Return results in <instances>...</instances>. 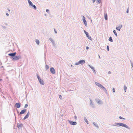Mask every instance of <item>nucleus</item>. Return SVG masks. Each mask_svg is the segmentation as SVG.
<instances>
[{
  "label": "nucleus",
  "instance_id": "1",
  "mask_svg": "<svg viewBox=\"0 0 133 133\" xmlns=\"http://www.w3.org/2000/svg\"><path fill=\"white\" fill-rule=\"evenodd\" d=\"M115 124H113L112 126H117L118 125L120 126H121L127 129H130V128L127 125L125 124L121 123H115Z\"/></svg>",
  "mask_w": 133,
  "mask_h": 133
},
{
  "label": "nucleus",
  "instance_id": "14",
  "mask_svg": "<svg viewBox=\"0 0 133 133\" xmlns=\"http://www.w3.org/2000/svg\"><path fill=\"white\" fill-rule=\"evenodd\" d=\"M30 114V113L29 111L28 112L27 114L24 117V118L23 119V120H25V119L28 118Z\"/></svg>",
  "mask_w": 133,
  "mask_h": 133
},
{
  "label": "nucleus",
  "instance_id": "57",
  "mask_svg": "<svg viewBox=\"0 0 133 133\" xmlns=\"http://www.w3.org/2000/svg\"><path fill=\"white\" fill-rule=\"evenodd\" d=\"M14 115H15V113H14Z\"/></svg>",
  "mask_w": 133,
  "mask_h": 133
},
{
  "label": "nucleus",
  "instance_id": "33",
  "mask_svg": "<svg viewBox=\"0 0 133 133\" xmlns=\"http://www.w3.org/2000/svg\"><path fill=\"white\" fill-rule=\"evenodd\" d=\"M33 9L35 10H36L37 9V8L36 6L34 5L33 6Z\"/></svg>",
  "mask_w": 133,
  "mask_h": 133
},
{
  "label": "nucleus",
  "instance_id": "32",
  "mask_svg": "<svg viewBox=\"0 0 133 133\" xmlns=\"http://www.w3.org/2000/svg\"><path fill=\"white\" fill-rule=\"evenodd\" d=\"M37 77L38 80L41 78L39 76V75L37 74Z\"/></svg>",
  "mask_w": 133,
  "mask_h": 133
},
{
  "label": "nucleus",
  "instance_id": "4",
  "mask_svg": "<svg viewBox=\"0 0 133 133\" xmlns=\"http://www.w3.org/2000/svg\"><path fill=\"white\" fill-rule=\"evenodd\" d=\"M85 63V61L84 60L82 59L79 61L78 62L76 63L75 64L76 65H78L79 64H81L82 65L84 63Z\"/></svg>",
  "mask_w": 133,
  "mask_h": 133
},
{
  "label": "nucleus",
  "instance_id": "25",
  "mask_svg": "<svg viewBox=\"0 0 133 133\" xmlns=\"http://www.w3.org/2000/svg\"><path fill=\"white\" fill-rule=\"evenodd\" d=\"M109 40L111 42H113V39L112 38V37L111 36H110L109 37Z\"/></svg>",
  "mask_w": 133,
  "mask_h": 133
},
{
  "label": "nucleus",
  "instance_id": "13",
  "mask_svg": "<svg viewBox=\"0 0 133 133\" xmlns=\"http://www.w3.org/2000/svg\"><path fill=\"white\" fill-rule=\"evenodd\" d=\"M30 114V113L29 111L28 112L27 114L24 117V118L23 119V120H25V119L28 118Z\"/></svg>",
  "mask_w": 133,
  "mask_h": 133
},
{
  "label": "nucleus",
  "instance_id": "38",
  "mask_svg": "<svg viewBox=\"0 0 133 133\" xmlns=\"http://www.w3.org/2000/svg\"><path fill=\"white\" fill-rule=\"evenodd\" d=\"M130 62H131V66H132V68H133V63H132L131 61H130Z\"/></svg>",
  "mask_w": 133,
  "mask_h": 133
},
{
  "label": "nucleus",
  "instance_id": "34",
  "mask_svg": "<svg viewBox=\"0 0 133 133\" xmlns=\"http://www.w3.org/2000/svg\"><path fill=\"white\" fill-rule=\"evenodd\" d=\"M59 97L61 100L62 99V97L61 95H59Z\"/></svg>",
  "mask_w": 133,
  "mask_h": 133
},
{
  "label": "nucleus",
  "instance_id": "41",
  "mask_svg": "<svg viewBox=\"0 0 133 133\" xmlns=\"http://www.w3.org/2000/svg\"><path fill=\"white\" fill-rule=\"evenodd\" d=\"M126 12L127 13H128L129 12V8L127 9Z\"/></svg>",
  "mask_w": 133,
  "mask_h": 133
},
{
  "label": "nucleus",
  "instance_id": "18",
  "mask_svg": "<svg viewBox=\"0 0 133 133\" xmlns=\"http://www.w3.org/2000/svg\"><path fill=\"white\" fill-rule=\"evenodd\" d=\"M49 39L51 41V42L52 43L53 45L54 46H55L56 44L54 41V40L51 38H50Z\"/></svg>",
  "mask_w": 133,
  "mask_h": 133
},
{
  "label": "nucleus",
  "instance_id": "17",
  "mask_svg": "<svg viewBox=\"0 0 133 133\" xmlns=\"http://www.w3.org/2000/svg\"><path fill=\"white\" fill-rule=\"evenodd\" d=\"M23 126V124L21 123L20 124L17 123V128H18L19 129V127H20L21 128Z\"/></svg>",
  "mask_w": 133,
  "mask_h": 133
},
{
  "label": "nucleus",
  "instance_id": "29",
  "mask_svg": "<svg viewBox=\"0 0 133 133\" xmlns=\"http://www.w3.org/2000/svg\"><path fill=\"white\" fill-rule=\"evenodd\" d=\"M89 67L90 68L92 69V70H94V69H95L94 68V67L90 65H89Z\"/></svg>",
  "mask_w": 133,
  "mask_h": 133
},
{
  "label": "nucleus",
  "instance_id": "30",
  "mask_svg": "<svg viewBox=\"0 0 133 133\" xmlns=\"http://www.w3.org/2000/svg\"><path fill=\"white\" fill-rule=\"evenodd\" d=\"M127 89V87L126 86H125V85H124V91H125V92H126Z\"/></svg>",
  "mask_w": 133,
  "mask_h": 133
},
{
  "label": "nucleus",
  "instance_id": "9",
  "mask_svg": "<svg viewBox=\"0 0 133 133\" xmlns=\"http://www.w3.org/2000/svg\"><path fill=\"white\" fill-rule=\"evenodd\" d=\"M21 105V103H15V106L16 107V108H20Z\"/></svg>",
  "mask_w": 133,
  "mask_h": 133
},
{
  "label": "nucleus",
  "instance_id": "5",
  "mask_svg": "<svg viewBox=\"0 0 133 133\" xmlns=\"http://www.w3.org/2000/svg\"><path fill=\"white\" fill-rule=\"evenodd\" d=\"M84 32L86 35L87 37L91 41H92V38H91V37L89 36V33L87 32L85 30H84Z\"/></svg>",
  "mask_w": 133,
  "mask_h": 133
},
{
  "label": "nucleus",
  "instance_id": "45",
  "mask_svg": "<svg viewBox=\"0 0 133 133\" xmlns=\"http://www.w3.org/2000/svg\"><path fill=\"white\" fill-rule=\"evenodd\" d=\"M6 16H8L9 15V14L7 12L6 13Z\"/></svg>",
  "mask_w": 133,
  "mask_h": 133
},
{
  "label": "nucleus",
  "instance_id": "16",
  "mask_svg": "<svg viewBox=\"0 0 133 133\" xmlns=\"http://www.w3.org/2000/svg\"><path fill=\"white\" fill-rule=\"evenodd\" d=\"M99 87L101 88H102L105 92L107 93V90L102 84L101 85L100 87Z\"/></svg>",
  "mask_w": 133,
  "mask_h": 133
},
{
  "label": "nucleus",
  "instance_id": "19",
  "mask_svg": "<svg viewBox=\"0 0 133 133\" xmlns=\"http://www.w3.org/2000/svg\"><path fill=\"white\" fill-rule=\"evenodd\" d=\"M122 25H121L120 26L117 27L116 28V29L117 30H118L119 31H120V30L121 28L122 27Z\"/></svg>",
  "mask_w": 133,
  "mask_h": 133
},
{
  "label": "nucleus",
  "instance_id": "56",
  "mask_svg": "<svg viewBox=\"0 0 133 133\" xmlns=\"http://www.w3.org/2000/svg\"><path fill=\"white\" fill-rule=\"evenodd\" d=\"M3 68V66H2L1 67V68Z\"/></svg>",
  "mask_w": 133,
  "mask_h": 133
},
{
  "label": "nucleus",
  "instance_id": "58",
  "mask_svg": "<svg viewBox=\"0 0 133 133\" xmlns=\"http://www.w3.org/2000/svg\"><path fill=\"white\" fill-rule=\"evenodd\" d=\"M8 77H6V78H8Z\"/></svg>",
  "mask_w": 133,
  "mask_h": 133
},
{
  "label": "nucleus",
  "instance_id": "7",
  "mask_svg": "<svg viewBox=\"0 0 133 133\" xmlns=\"http://www.w3.org/2000/svg\"><path fill=\"white\" fill-rule=\"evenodd\" d=\"M83 21L84 23V24L85 25L86 27H87V21L85 20V18L84 16H83L82 18Z\"/></svg>",
  "mask_w": 133,
  "mask_h": 133
},
{
  "label": "nucleus",
  "instance_id": "47",
  "mask_svg": "<svg viewBox=\"0 0 133 133\" xmlns=\"http://www.w3.org/2000/svg\"><path fill=\"white\" fill-rule=\"evenodd\" d=\"M4 28L6 29V27L5 26H2Z\"/></svg>",
  "mask_w": 133,
  "mask_h": 133
},
{
  "label": "nucleus",
  "instance_id": "44",
  "mask_svg": "<svg viewBox=\"0 0 133 133\" xmlns=\"http://www.w3.org/2000/svg\"><path fill=\"white\" fill-rule=\"evenodd\" d=\"M34 5L32 4V5H31L30 6L31 8H33V6Z\"/></svg>",
  "mask_w": 133,
  "mask_h": 133
},
{
  "label": "nucleus",
  "instance_id": "43",
  "mask_svg": "<svg viewBox=\"0 0 133 133\" xmlns=\"http://www.w3.org/2000/svg\"><path fill=\"white\" fill-rule=\"evenodd\" d=\"M46 11L47 12H49V10L48 9H46Z\"/></svg>",
  "mask_w": 133,
  "mask_h": 133
},
{
  "label": "nucleus",
  "instance_id": "27",
  "mask_svg": "<svg viewBox=\"0 0 133 133\" xmlns=\"http://www.w3.org/2000/svg\"><path fill=\"white\" fill-rule=\"evenodd\" d=\"M113 33H114L115 35L116 36H117V34L116 32V31L115 30H114L113 31Z\"/></svg>",
  "mask_w": 133,
  "mask_h": 133
},
{
  "label": "nucleus",
  "instance_id": "28",
  "mask_svg": "<svg viewBox=\"0 0 133 133\" xmlns=\"http://www.w3.org/2000/svg\"><path fill=\"white\" fill-rule=\"evenodd\" d=\"M45 69H46V70H48L49 68V65H47L46 64L45 65Z\"/></svg>",
  "mask_w": 133,
  "mask_h": 133
},
{
  "label": "nucleus",
  "instance_id": "42",
  "mask_svg": "<svg viewBox=\"0 0 133 133\" xmlns=\"http://www.w3.org/2000/svg\"><path fill=\"white\" fill-rule=\"evenodd\" d=\"M54 32H55V33L56 34H57V31L55 29H54Z\"/></svg>",
  "mask_w": 133,
  "mask_h": 133
},
{
  "label": "nucleus",
  "instance_id": "48",
  "mask_svg": "<svg viewBox=\"0 0 133 133\" xmlns=\"http://www.w3.org/2000/svg\"><path fill=\"white\" fill-rule=\"evenodd\" d=\"M92 1L93 3H94V2H95L96 1V0H92Z\"/></svg>",
  "mask_w": 133,
  "mask_h": 133
},
{
  "label": "nucleus",
  "instance_id": "26",
  "mask_svg": "<svg viewBox=\"0 0 133 133\" xmlns=\"http://www.w3.org/2000/svg\"><path fill=\"white\" fill-rule=\"evenodd\" d=\"M84 120L85 121V122H86V123L87 124H89V123H88V121L87 120V119L86 118V117H85L84 118Z\"/></svg>",
  "mask_w": 133,
  "mask_h": 133
},
{
  "label": "nucleus",
  "instance_id": "2",
  "mask_svg": "<svg viewBox=\"0 0 133 133\" xmlns=\"http://www.w3.org/2000/svg\"><path fill=\"white\" fill-rule=\"evenodd\" d=\"M10 58L13 61H16L22 58L21 56L20 55H16L13 57H10Z\"/></svg>",
  "mask_w": 133,
  "mask_h": 133
},
{
  "label": "nucleus",
  "instance_id": "22",
  "mask_svg": "<svg viewBox=\"0 0 133 133\" xmlns=\"http://www.w3.org/2000/svg\"><path fill=\"white\" fill-rule=\"evenodd\" d=\"M95 84L97 86H98L99 87H100L101 85V84L97 82H95Z\"/></svg>",
  "mask_w": 133,
  "mask_h": 133
},
{
  "label": "nucleus",
  "instance_id": "11",
  "mask_svg": "<svg viewBox=\"0 0 133 133\" xmlns=\"http://www.w3.org/2000/svg\"><path fill=\"white\" fill-rule=\"evenodd\" d=\"M50 71L51 73L53 74H55V69L53 67H52L50 68Z\"/></svg>",
  "mask_w": 133,
  "mask_h": 133
},
{
  "label": "nucleus",
  "instance_id": "23",
  "mask_svg": "<svg viewBox=\"0 0 133 133\" xmlns=\"http://www.w3.org/2000/svg\"><path fill=\"white\" fill-rule=\"evenodd\" d=\"M35 42H36V43H37V44L38 45L39 44V41L38 39H36V40Z\"/></svg>",
  "mask_w": 133,
  "mask_h": 133
},
{
  "label": "nucleus",
  "instance_id": "46",
  "mask_svg": "<svg viewBox=\"0 0 133 133\" xmlns=\"http://www.w3.org/2000/svg\"><path fill=\"white\" fill-rule=\"evenodd\" d=\"M89 49V47L88 46H87L86 47V49L87 50H88V49Z\"/></svg>",
  "mask_w": 133,
  "mask_h": 133
},
{
  "label": "nucleus",
  "instance_id": "8",
  "mask_svg": "<svg viewBox=\"0 0 133 133\" xmlns=\"http://www.w3.org/2000/svg\"><path fill=\"white\" fill-rule=\"evenodd\" d=\"M95 100L98 104H101L103 103L102 101L99 98H96Z\"/></svg>",
  "mask_w": 133,
  "mask_h": 133
},
{
  "label": "nucleus",
  "instance_id": "3",
  "mask_svg": "<svg viewBox=\"0 0 133 133\" xmlns=\"http://www.w3.org/2000/svg\"><path fill=\"white\" fill-rule=\"evenodd\" d=\"M17 112L18 114V116H19L20 115L24 114L26 111V109H24L22 110L19 113L17 109H16Z\"/></svg>",
  "mask_w": 133,
  "mask_h": 133
},
{
  "label": "nucleus",
  "instance_id": "55",
  "mask_svg": "<svg viewBox=\"0 0 133 133\" xmlns=\"http://www.w3.org/2000/svg\"><path fill=\"white\" fill-rule=\"evenodd\" d=\"M99 55V58H100V56H99V55Z\"/></svg>",
  "mask_w": 133,
  "mask_h": 133
},
{
  "label": "nucleus",
  "instance_id": "37",
  "mask_svg": "<svg viewBox=\"0 0 133 133\" xmlns=\"http://www.w3.org/2000/svg\"><path fill=\"white\" fill-rule=\"evenodd\" d=\"M28 105L27 104H26L24 106V108H26L28 107Z\"/></svg>",
  "mask_w": 133,
  "mask_h": 133
},
{
  "label": "nucleus",
  "instance_id": "6",
  "mask_svg": "<svg viewBox=\"0 0 133 133\" xmlns=\"http://www.w3.org/2000/svg\"><path fill=\"white\" fill-rule=\"evenodd\" d=\"M69 123L71 125H75L77 124V123L76 122H74L70 120L68 121Z\"/></svg>",
  "mask_w": 133,
  "mask_h": 133
},
{
  "label": "nucleus",
  "instance_id": "49",
  "mask_svg": "<svg viewBox=\"0 0 133 133\" xmlns=\"http://www.w3.org/2000/svg\"><path fill=\"white\" fill-rule=\"evenodd\" d=\"M111 73V72L110 71H109L108 72V73L109 74H110Z\"/></svg>",
  "mask_w": 133,
  "mask_h": 133
},
{
  "label": "nucleus",
  "instance_id": "40",
  "mask_svg": "<svg viewBox=\"0 0 133 133\" xmlns=\"http://www.w3.org/2000/svg\"><path fill=\"white\" fill-rule=\"evenodd\" d=\"M96 70H95V69H94V70H93V72L95 74H96Z\"/></svg>",
  "mask_w": 133,
  "mask_h": 133
},
{
  "label": "nucleus",
  "instance_id": "51",
  "mask_svg": "<svg viewBox=\"0 0 133 133\" xmlns=\"http://www.w3.org/2000/svg\"><path fill=\"white\" fill-rule=\"evenodd\" d=\"M74 118H75V119H76V118H77V117H76V116H75Z\"/></svg>",
  "mask_w": 133,
  "mask_h": 133
},
{
  "label": "nucleus",
  "instance_id": "53",
  "mask_svg": "<svg viewBox=\"0 0 133 133\" xmlns=\"http://www.w3.org/2000/svg\"><path fill=\"white\" fill-rule=\"evenodd\" d=\"M8 10L9 11H10V9H8Z\"/></svg>",
  "mask_w": 133,
  "mask_h": 133
},
{
  "label": "nucleus",
  "instance_id": "20",
  "mask_svg": "<svg viewBox=\"0 0 133 133\" xmlns=\"http://www.w3.org/2000/svg\"><path fill=\"white\" fill-rule=\"evenodd\" d=\"M104 17L105 20H108V15L107 14H104Z\"/></svg>",
  "mask_w": 133,
  "mask_h": 133
},
{
  "label": "nucleus",
  "instance_id": "24",
  "mask_svg": "<svg viewBox=\"0 0 133 133\" xmlns=\"http://www.w3.org/2000/svg\"><path fill=\"white\" fill-rule=\"evenodd\" d=\"M93 124L95 127L97 128H98V126L97 124L95 122H94L93 123Z\"/></svg>",
  "mask_w": 133,
  "mask_h": 133
},
{
  "label": "nucleus",
  "instance_id": "50",
  "mask_svg": "<svg viewBox=\"0 0 133 133\" xmlns=\"http://www.w3.org/2000/svg\"><path fill=\"white\" fill-rule=\"evenodd\" d=\"M2 78H0V82H1L2 81Z\"/></svg>",
  "mask_w": 133,
  "mask_h": 133
},
{
  "label": "nucleus",
  "instance_id": "36",
  "mask_svg": "<svg viewBox=\"0 0 133 133\" xmlns=\"http://www.w3.org/2000/svg\"><path fill=\"white\" fill-rule=\"evenodd\" d=\"M107 50L108 51H109V46L108 45L107 46Z\"/></svg>",
  "mask_w": 133,
  "mask_h": 133
},
{
  "label": "nucleus",
  "instance_id": "15",
  "mask_svg": "<svg viewBox=\"0 0 133 133\" xmlns=\"http://www.w3.org/2000/svg\"><path fill=\"white\" fill-rule=\"evenodd\" d=\"M40 84L42 85H44V82L42 79L41 78L38 80Z\"/></svg>",
  "mask_w": 133,
  "mask_h": 133
},
{
  "label": "nucleus",
  "instance_id": "39",
  "mask_svg": "<svg viewBox=\"0 0 133 133\" xmlns=\"http://www.w3.org/2000/svg\"><path fill=\"white\" fill-rule=\"evenodd\" d=\"M112 91L114 92H115V89L114 88H112Z\"/></svg>",
  "mask_w": 133,
  "mask_h": 133
},
{
  "label": "nucleus",
  "instance_id": "54",
  "mask_svg": "<svg viewBox=\"0 0 133 133\" xmlns=\"http://www.w3.org/2000/svg\"><path fill=\"white\" fill-rule=\"evenodd\" d=\"M19 118H20L21 119H22L21 117V116L19 117Z\"/></svg>",
  "mask_w": 133,
  "mask_h": 133
},
{
  "label": "nucleus",
  "instance_id": "35",
  "mask_svg": "<svg viewBox=\"0 0 133 133\" xmlns=\"http://www.w3.org/2000/svg\"><path fill=\"white\" fill-rule=\"evenodd\" d=\"M119 118H120V119H125V118L122 117L121 116H120L119 117Z\"/></svg>",
  "mask_w": 133,
  "mask_h": 133
},
{
  "label": "nucleus",
  "instance_id": "10",
  "mask_svg": "<svg viewBox=\"0 0 133 133\" xmlns=\"http://www.w3.org/2000/svg\"><path fill=\"white\" fill-rule=\"evenodd\" d=\"M16 52H14L8 54V55L9 56H10V57H13L16 56Z\"/></svg>",
  "mask_w": 133,
  "mask_h": 133
},
{
  "label": "nucleus",
  "instance_id": "21",
  "mask_svg": "<svg viewBox=\"0 0 133 133\" xmlns=\"http://www.w3.org/2000/svg\"><path fill=\"white\" fill-rule=\"evenodd\" d=\"M29 4V5L30 6L33 3L31 2L30 0H28Z\"/></svg>",
  "mask_w": 133,
  "mask_h": 133
},
{
  "label": "nucleus",
  "instance_id": "31",
  "mask_svg": "<svg viewBox=\"0 0 133 133\" xmlns=\"http://www.w3.org/2000/svg\"><path fill=\"white\" fill-rule=\"evenodd\" d=\"M96 2L97 3L100 4L101 2V0H97Z\"/></svg>",
  "mask_w": 133,
  "mask_h": 133
},
{
  "label": "nucleus",
  "instance_id": "12",
  "mask_svg": "<svg viewBox=\"0 0 133 133\" xmlns=\"http://www.w3.org/2000/svg\"><path fill=\"white\" fill-rule=\"evenodd\" d=\"M90 105L93 108L95 107V106L94 105V103L92 102V101L91 100V99H90Z\"/></svg>",
  "mask_w": 133,
  "mask_h": 133
},
{
  "label": "nucleus",
  "instance_id": "52",
  "mask_svg": "<svg viewBox=\"0 0 133 133\" xmlns=\"http://www.w3.org/2000/svg\"><path fill=\"white\" fill-rule=\"evenodd\" d=\"M71 66L72 67H74V66L72 65H71Z\"/></svg>",
  "mask_w": 133,
  "mask_h": 133
}]
</instances>
